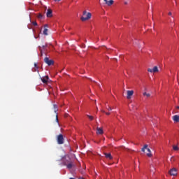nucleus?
<instances>
[{"label":"nucleus","mask_w":179,"mask_h":179,"mask_svg":"<svg viewBox=\"0 0 179 179\" xmlns=\"http://www.w3.org/2000/svg\"><path fill=\"white\" fill-rule=\"evenodd\" d=\"M92 17V13H87L86 10H84L83 13V16L81 17L82 22H86V20H89Z\"/></svg>","instance_id":"nucleus-1"},{"label":"nucleus","mask_w":179,"mask_h":179,"mask_svg":"<svg viewBox=\"0 0 179 179\" xmlns=\"http://www.w3.org/2000/svg\"><path fill=\"white\" fill-rule=\"evenodd\" d=\"M57 141L58 145H64V135L59 134L57 136Z\"/></svg>","instance_id":"nucleus-2"},{"label":"nucleus","mask_w":179,"mask_h":179,"mask_svg":"<svg viewBox=\"0 0 179 179\" xmlns=\"http://www.w3.org/2000/svg\"><path fill=\"white\" fill-rule=\"evenodd\" d=\"M145 149L147 150V156L148 157H152V152L150 151V149L148 148V145H146V144L143 146V148L141 149V150L143 152H145Z\"/></svg>","instance_id":"nucleus-3"},{"label":"nucleus","mask_w":179,"mask_h":179,"mask_svg":"<svg viewBox=\"0 0 179 179\" xmlns=\"http://www.w3.org/2000/svg\"><path fill=\"white\" fill-rule=\"evenodd\" d=\"M44 62L45 64H47L49 66H51V65H54V61L52 59H50L48 57H45Z\"/></svg>","instance_id":"nucleus-4"},{"label":"nucleus","mask_w":179,"mask_h":179,"mask_svg":"<svg viewBox=\"0 0 179 179\" xmlns=\"http://www.w3.org/2000/svg\"><path fill=\"white\" fill-rule=\"evenodd\" d=\"M54 111L56 113V122L58 124V113L57 112L58 111V106L54 104L53 105Z\"/></svg>","instance_id":"nucleus-5"},{"label":"nucleus","mask_w":179,"mask_h":179,"mask_svg":"<svg viewBox=\"0 0 179 179\" xmlns=\"http://www.w3.org/2000/svg\"><path fill=\"white\" fill-rule=\"evenodd\" d=\"M148 72H150L151 73L153 72L154 73H156V72H159V68L157 66H154V68L152 69H148Z\"/></svg>","instance_id":"nucleus-6"},{"label":"nucleus","mask_w":179,"mask_h":179,"mask_svg":"<svg viewBox=\"0 0 179 179\" xmlns=\"http://www.w3.org/2000/svg\"><path fill=\"white\" fill-rule=\"evenodd\" d=\"M170 176H177V169L173 168L169 171Z\"/></svg>","instance_id":"nucleus-7"},{"label":"nucleus","mask_w":179,"mask_h":179,"mask_svg":"<svg viewBox=\"0 0 179 179\" xmlns=\"http://www.w3.org/2000/svg\"><path fill=\"white\" fill-rule=\"evenodd\" d=\"M46 16L47 17H52V10L51 8L47 10Z\"/></svg>","instance_id":"nucleus-8"},{"label":"nucleus","mask_w":179,"mask_h":179,"mask_svg":"<svg viewBox=\"0 0 179 179\" xmlns=\"http://www.w3.org/2000/svg\"><path fill=\"white\" fill-rule=\"evenodd\" d=\"M48 79H50L48 76H45V77L41 78V80L43 82V83H48Z\"/></svg>","instance_id":"nucleus-9"},{"label":"nucleus","mask_w":179,"mask_h":179,"mask_svg":"<svg viewBox=\"0 0 179 179\" xmlns=\"http://www.w3.org/2000/svg\"><path fill=\"white\" fill-rule=\"evenodd\" d=\"M47 27H48V24H45L44 25V29H43V34L45 36H48V29H47Z\"/></svg>","instance_id":"nucleus-10"},{"label":"nucleus","mask_w":179,"mask_h":179,"mask_svg":"<svg viewBox=\"0 0 179 179\" xmlns=\"http://www.w3.org/2000/svg\"><path fill=\"white\" fill-rule=\"evenodd\" d=\"M64 166H66L67 169H71L73 167V164L72 163V161L69 164H66V162H64Z\"/></svg>","instance_id":"nucleus-11"},{"label":"nucleus","mask_w":179,"mask_h":179,"mask_svg":"<svg viewBox=\"0 0 179 179\" xmlns=\"http://www.w3.org/2000/svg\"><path fill=\"white\" fill-rule=\"evenodd\" d=\"M131 96H134V90H128L127 98L129 99Z\"/></svg>","instance_id":"nucleus-12"},{"label":"nucleus","mask_w":179,"mask_h":179,"mask_svg":"<svg viewBox=\"0 0 179 179\" xmlns=\"http://www.w3.org/2000/svg\"><path fill=\"white\" fill-rule=\"evenodd\" d=\"M96 134H97V135H103V129L100 128V127H97L96 128Z\"/></svg>","instance_id":"nucleus-13"},{"label":"nucleus","mask_w":179,"mask_h":179,"mask_svg":"<svg viewBox=\"0 0 179 179\" xmlns=\"http://www.w3.org/2000/svg\"><path fill=\"white\" fill-rule=\"evenodd\" d=\"M64 164H65V162H66V164H69V163H71L72 160H71V158L69 157H66L65 159L63 160Z\"/></svg>","instance_id":"nucleus-14"},{"label":"nucleus","mask_w":179,"mask_h":179,"mask_svg":"<svg viewBox=\"0 0 179 179\" xmlns=\"http://www.w3.org/2000/svg\"><path fill=\"white\" fill-rule=\"evenodd\" d=\"M105 3L108 5V6H111L113 5V0H103Z\"/></svg>","instance_id":"nucleus-15"},{"label":"nucleus","mask_w":179,"mask_h":179,"mask_svg":"<svg viewBox=\"0 0 179 179\" xmlns=\"http://www.w3.org/2000/svg\"><path fill=\"white\" fill-rule=\"evenodd\" d=\"M172 120H173L174 122H179V115H174Z\"/></svg>","instance_id":"nucleus-16"},{"label":"nucleus","mask_w":179,"mask_h":179,"mask_svg":"<svg viewBox=\"0 0 179 179\" xmlns=\"http://www.w3.org/2000/svg\"><path fill=\"white\" fill-rule=\"evenodd\" d=\"M105 157H106V159H110V160H111V159H113V157L111 156V153H105Z\"/></svg>","instance_id":"nucleus-17"},{"label":"nucleus","mask_w":179,"mask_h":179,"mask_svg":"<svg viewBox=\"0 0 179 179\" xmlns=\"http://www.w3.org/2000/svg\"><path fill=\"white\" fill-rule=\"evenodd\" d=\"M87 117L89 118L90 121H93L94 120V117L92 115H87Z\"/></svg>","instance_id":"nucleus-18"},{"label":"nucleus","mask_w":179,"mask_h":179,"mask_svg":"<svg viewBox=\"0 0 179 179\" xmlns=\"http://www.w3.org/2000/svg\"><path fill=\"white\" fill-rule=\"evenodd\" d=\"M38 19H44V15H43L42 14H38V16H37Z\"/></svg>","instance_id":"nucleus-19"},{"label":"nucleus","mask_w":179,"mask_h":179,"mask_svg":"<svg viewBox=\"0 0 179 179\" xmlns=\"http://www.w3.org/2000/svg\"><path fill=\"white\" fill-rule=\"evenodd\" d=\"M143 96H146V97H149L150 96V94L147 92H143Z\"/></svg>","instance_id":"nucleus-20"},{"label":"nucleus","mask_w":179,"mask_h":179,"mask_svg":"<svg viewBox=\"0 0 179 179\" xmlns=\"http://www.w3.org/2000/svg\"><path fill=\"white\" fill-rule=\"evenodd\" d=\"M38 48H39V51L41 52V57H43V49H41V46H39Z\"/></svg>","instance_id":"nucleus-21"},{"label":"nucleus","mask_w":179,"mask_h":179,"mask_svg":"<svg viewBox=\"0 0 179 179\" xmlns=\"http://www.w3.org/2000/svg\"><path fill=\"white\" fill-rule=\"evenodd\" d=\"M173 150H179L178 146H177V145H173Z\"/></svg>","instance_id":"nucleus-22"},{"label":"nucleus","mask_w":179,"mask_h":179,"mask_svg":"<svg viewBox=\"0 0 179 179\" xmlns=\"http://www.w3.org/2000/svg\"><path fill=\"white\" fill-rule=\"evenodd\" d=\"M48 46V45L45 44V45H44L42 46V48H43V50H45V48H47Z\"/></svg>","instance_id":"nucleus-23"},{"label":"nucleus","mask_w":179,"mask_h":179,"mask_svg":"<svg viewBox=\"0 0 179 179\" xmlns=\"http://www.w3.org/2000/svg\"><path fill=\"white\" fill-rule=\"evenodd\" d=\"M32 24H34V26H37V22L36 21L32 22Z\"/></svg>","instance_id":"nucleus-24"},{"label":"nucleus","mask_w":179,"mask_h":179,"mask_svg":"<svg viewBox=\"0 0 179 179\" xmlns=\"http://www.w3.org/2000/svg\"><path fill=\"white\" fill-rule=\"evenodd\" d=\"M106 115H110V113H106Z\"/></svg>","instance_id":"nucleus-25"},{"label":"nucleus","mask_w":179,"mask_h":179,"mask_svg":"<svg viewBox=\"0 0 179 179\" xmlns=\"http://www.w3.org/2000/svg\"><path fill=\"white\" fill-rule=\"evenodd\" d=\"M169 16H171V12L169 13Z\"/></svg>","instance_id":"nucleus-26"},{"label":"nucleus","mask_w":179,"mask_h":179,"mask_svg":"<svg viewBox=\"0 0 179 179\" xmlns=\"http://www.w3.org/2000/svg\"><path fill=\"white\" fill-rule=\"evenodd\" d=\"M34 65H35V68H37V64H35Z\"/></svg>","instance_id":"nucleus-27"},{"label":"nucleus","mask_w":179,"mask_h":179,"mask_svg":"<svg viewBox=\"0 0 179 179\" xmlns=\"http://www.w3.org/2000/svg\"><path fill=\"white\" fill-rule=\"evenodd\" d=\"M78 179H85V178L80 177V178H79Z\"/></svg>","instance_id":"nucleus-28"},{"label":"nucleus","mask_w":179,"mask_h":179,"mask_svg":"<svg viewBox=\"0 0 179 179\" xmlns=\"http://www.w3.org/2000/svg\"><path fill=\"white\" fill-rule=\"evenodd\" d=\"M176 108H178V110H179V106H177Z\"/></svg>","instance_id":"nucleus-29"},{"label":"nucleus","mask_w":179,"mask_h":179,"mask_svg":"<svg viewBox=\"0 0 179 179\" xmlns=\"http://www.w3.org/2000/svg\"><path fill=\"white\" fill-rule=\"evenodd\" d=\"M96 110H97V111L99 110V108L96 107Z\"/></svg>","instance_id":"nucleus-30"},{"label":"nucleus","mask_w":179,"mask_h":179,"mask_svg":"<svg viewBox=\"0 0 179 179\" xmlns=\"http://www.w3.org/2000/svg\"><path fill=\"white\" fill-rule=\"evenodd\" d=\"M115 61H116V62H117V59H115Z\"/></svg>","instance_id":"nucleus-31"},{"label":"nucleus","mask_w":179,"mask_h":179,"mask_svg":"<svg viewBox=\"0 0 179 179\" xmlns=\"http://www.w3.org/2000/svg\"><path fill=\"white\" fill-rule=\"evenodd\" d=\"M55 1H61V0H55Z\"/></svg>","instance_id":"nucleus-32"},{"label":"nucleus","mask_w":179,"mask_h":179,"mask_svg":"<svg viewBox=\"0 0 179 179\" xmlns=\"http://www.w3.org/2000/svg\"><path fill=\"white\" fill-rule=\"evenodd\" d=\"M102 113H104V111H103V110H102Z\"/></svg>","instance_id":"nucleus-33"},{"label":"nucleus","mask_w":179,"mask_h":179,"mask_svg":"<svg viewBox=\"0 0 179 179\" xmlns=\"http://www.w3.org/2000/svg\"><path fill=\"white\" fill-rule=\"evenodd\" d=\"M110 108V110H111V108Z\"/></svg>","instance_id":"nucleus-34"},{"label":"nucleus","mask_w":179,"mask_h":179,"mask_svg":"<svg viewBox=\"0 0 179 179\" xmlns=\"http://www.w3.org/2000/svg\"><path fill=\"white\" fill-rule=\"evenodd\" d=\"M125 4L127 5V2H125Z\"/></svg>","instance_id":"nucleus-35"},{"label":"nucleus","mask_w":179,"mask_h":179,"mask_svg":"<svg viewBox=\"0 0 179 179\" xmlns=\"http://www.w3.org/2000/svg\"><path fill=\"white\" fill-rule=\"evenodd\" d=\"M35 38H37V37H35Z\"/></svg>","instance_id":"nucleus-36"}]
</instances>
